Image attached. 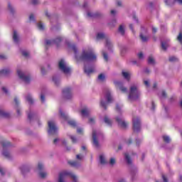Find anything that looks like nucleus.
<instances>
[{"label":"nucleus","instance_id":"1","mask_svg":"<svg viewBox=\"0 0 182 182\" xmlns=\"http://www.w3.org/2000/svg\"><path fill=\"white\" fill-rule=\"evenodd\" d=\"M70 49H72L75 53V59H77V60H82V62H85L84 72H85L86 74L90 75L95 72L94 68H89L86 65V63H90V62H96V60H97V55L95 53L93 49L90 48H83L80 55L77 53V48L76 46H70Z\"/></svg>","mask_w":182,"mask_h":182},{"label":"nucleus","instance_id":"2","mask_svg":"<svg viewBox=\"0 0 182 182\" xmlns=\"http://www.w3.org/2000/svg\"><path fill=\"white\" fill-rule=\"evenodd\" d=\"M141 95L140 90H139V85L137 84L131 85L128 100H129V102H134V100H137V99L140 97Z\"/></svg>","mask_w":182,"mask_h":182},{"label":"nucleus","instance_id":"3","mask_svg":"<svg viewBox=\"0 0 182 182\" xmlns=\"http://www.w3.org/2000/svg\"><path fill=\"white\" fill-rule=\"evenodd\" d=\"M122 105H116V110L119 114L117 117H115V120L117 123L118 124V126H120L122 129H126L127 126H129V124L126 120H124V118L122 115Z\"/></svg>","mask_w":182,"mask_h":182},{"label":"nucleus","instance_id":"4","mask_svg":"<svg viewBox=\"0 0 182 182\" xmlns=\"http://www.w3.org/2000/svg\"><path fill=\"white\" fill-rule=\"evenodd\" d=\"M113 102V97H112V95L110 94V91H107L105 94L104 98L101 100L100 106L104 109L107 107V105L109 103H112Z\"/></svg>","mask_w":182,"mask_h":182},{"label":"nucleus","instance_id":"5","mask_svg":"<svg viewBox=\"0 0 182 182\" xmlns=\"http://www.w3.org/2000/svg\"><path fill=\"white\" fill-rule=\"evenodd\" d=\"M58 68L61 72H63L65 75H69L72 72V69H70V67L68 65V63L65 61V60L61 59L58 62Z\"/></svg>","mask_w":182,"mask_h":182},{"label":"nucleus","instance_id":"6","mask_svg":"<svg viewBox=\"0 0 182 182\" xmlns=\"http://www.w3.org/2000/svg\"><path fill=\"white\" fill-rule=\"evenodd\" d=\"M102 137H103V134H102L100 131H96V130L92 131V141L95 147L99 148L100 146V144H99L98 140H100V139H102Z\"/></svg>","mask_w":182,"mask_h":182},{"label":"nucleus","instance_id":"7","mask_svg":"<svg viewBox=\"0 0 182 182\" xmlns=\"http://www.w3.org/2000/svg\"><path fill=\"white\" fill-rule=\"evenodd\" d=\"M44 170L45 165H43V163L39 162L37 166V171L41 178H46V177H48V172Z\"/></svg>","mask_w":182,"mask_h":182},{"label":"nucleus","instance_id":"8","mask_svg":"<svg viewBox=\"0 0 182 182\" xmlns=\"http://www.w3.org/2000/svg\"><path fill=\"white\" fill-rule=\"evenodd\" d=\"M100 39H105V46L106 48H108V49H110L112 48V41L109 39L105 33H98L97 34V41H100Z\"/></svg>","mask_w":182,"mask_h":182},{"label":"nucleus","instance_id":"9","mask_svg":"<svg viewBox=\"0 0 182 182\" xmlns=\"http://www.w3.org/2000/svg\"><path fill=\"white\" fill-rule=\"evenodd\" d=\"M48 134H56V132H58V127H56V124L55 123V121H48Z\"/></svg>","mask_w":182,"mask_h":182},{"label":"nucleus","instance_id":"10","mask_svg":"<svg viewBox=\"0 0 182 182\" xmlns=\"http://www.w3.org/2000/svg\"><path fill=\"white\" fill-rule=\"evenodd\" d=\"M63 97L65 100H70L73 97V93L72 92V88L65 87L63 90Z\"/></svg>","mask_w":182,"mask_h":182},{"label":"nucleus","instance_id":"11","mask_svg":"<svg viewBox=\"0 0 182 182\" xmlns=\"http://www.w3.org/2000/svg\"><path fill=\"white\" fill-rule=\"evenodd\" d=\"M17 75L18 77L26 83H29L31 82V75H27L26 73L22 72L21 70H17Z\"/></svg>","mask_w":182,"mask_h":182},{"label":"nucleus","instance_id":"12","mask_svg":"<svg viewBox=\"0 0 182 182\" xmlns=\"http://www.w3.org/2000/svg\"><path fill=\"white\" fill-rule=\"evenodd\" d=\"M132 122H133L134 132H140V129H141L140 118L134 117L132 119Z\"/></svg>","mask_w":182,"mask_h":182},{"label":"nucleus","instance_id":"13","mask_svg":"<svg viewBox=\"0 0 182 182\" xmlns=\"http://www.w3.org/2000/svg\"><path fill=\"white\" fill-rule=\"evenodd\" d=\"M114 85L116 86V87L119 89V90H121L122 93H127V88L123 86V84L119 80H114Z\"/></svg>","mask_w":182,"mask_h":182},{"label":"nucleus","instance_id":"14","mask_svg":"<svg viewBox=\"0 0 182 182\" xmlns=\"http://www.w3.org/2000/svg\"><path fill=\"white\" fill-rule=\"evenodd\" d=\"M146 33H147V30L142 28L141 33L140 34V38L142 42H147V41H149V37L147 36Z\"/></svg>","mask_w":182,"mask_h":182},{"label":"nucleus","instance_id":"15","mask_svg":"<svg viewBox=\"0 0 182 182\" xmlns=\"http://www.w3.org/2000/svg\"><path fill=\"white\" fill-rule=\"evenodd\" d=\"M80 114H81L82 117H89V115L90 114V109L89 108H87V107H85L80 111Z\"/></svg>","mask_w":182,"mask_h":182},{"label":"nucleus","instance_id":"16","mask_svg":"<svg viewBox=\"0 0 182 182\" xmlns=\"http://www.w3.org/2000/svg\"><path fill=\"white\" fill-rule=\"evenodd\" d=\"M62 41V38L61 37H58L55 40L52 41V40H47L46 41V45H52L53 43H55L56 45H58V43H60V41Z\"/></svg>","mask_w":182,"mask_h":182},{"label":"nucleus","instance_id":"17","mask_svg":"<svg viewBox=\"0 0 182 182\" xmlns=\"http://www.w3.org/2000/svg\"><path fill=\"white\" fill-rule=\"evenodd\" d=\"M99 161L100 164H107V160L106 159V155H105V154H100Z\"/></svg>","mask_w":182,"mask_h":182},{"label":"nucleus","instance_id":"18","mask_svg":"<svg viewBox=\"0 0 182 182\" xmlns=\"http://www.w3.org/2000/svg\"><path fill=\"white\" fill-rule=\"evenodd\" d=\"M122 76L126 80H130V76H132V73L129 71L123 70Z\"/></svg>","mask_w":182,"mask_h":182},{"label":"nucleus","instance_id":"19","mask_svg":"<svg viewBox=\"0 0 182 182\" xmlns=\"http://www.w3.org/2000/svg\"><path fill=\"white\" fill-rule=\"evenodd\" d=\"M59 114L63 120H68L69 117L68 116V114H65V112L62 111V109L59 110Z\"/></svg>","mask_w":182,"mask_h":182},{"label":"nucleus","instance_id":"20","mask_svg":"<svg viewBox=\"0 0 182 182\" xmlns=\"http://www.w3.org/2000/svg\"><path fill=\"white\" fill-rule=\"evenodd\" d=\"M11 73V69L9 68H4L0 71V74L2 75V76H8Z\"/></svg>","mask_w":182,"mask_h":182},{"label":"nucleus","instance_id":"21","mask_svg":"<svg viewBox=\"0 0 182 182\" xmlns=\"http://www.w3.org/2000/svg\"><path fill=\"white\" fill-rule=\"evenodd\" d=\"M13 39L16 43H18V42H19V35L18 34L17 31H14Z\"/></svg>","mask_w":182,"mask_h":182},{"label":"nucleus","instance_id":"22","mask_svg":"<svg viewBox=\"0 0 182 182\" xmlns=\"http://www.w3.org/2000/svg\"><path fill=\"white\" fill-rule=\"evenodd\" d=\"M68 163L73 167H79V166H80V162L77 161H70Z\"/></svg>","mask_w":182,"mask_h":182},{"label":"nucleus","instance_id":"23","mask_svg":"<svg viewBox=\"0 0 182 182\" xmlns=\"http://www.w3.org/2000/svg\"><path fill=\"white\" fill-rule=\"evenodd\" d=\"M109 164V165L111 167H113V166H114V164H116V158L115 157H111L109 159V162H107Z\"/></svg>","mask_w":182,"mask_h":182},{"label":"nucleus","instance_id":"24","mask_svg":"<svg viewBox=\"0 0 182 182\" xmlns=\"http://www.w3.org/2000/svg\"><path fill=\"white\" fill-rule=\"evenodd\" d=\"M0 117H9V114L0 108Z\"/></svg>","mask_w":182,"mask_h":182},{"label":"nucleus","instance_id":"25","mask_svg":"<svg viewBox=\"0 0 182 182\" xmlns=\"http://www.w3.org/2000/svg\"><path fill=\"white\" fill-rule=\"evenodd\" d=\"M148 63L149 65H154L156 63V60L154 59V57L152 55H150L148 58Z\"/></svg>","mask_w":182,"mask_h":182},{"label":"nucleus","instance_id":"26","mask_svg":"<svg viewBox=\"0 0 182 182\" xmlns=\"http://www.w3.org/2000/svg\"><path fill=\"white\" fill-rule=\"evenodd\" d=\"M26 99L30 105H32V103H33V98H32V95L31 94H28L26 97Z\"/></svg>","mask_w":182,"mask_h":182},{"label":"nucleus","instance_id":"27","mask_svg":"<svg viewBox=\"0 0 182 182\" xmlns=\"http://www.w3.org/2000/svg\"><path fill=\"white\" fill-rule=\"evenodd\" d=\"M68 124L71 126V127H76V126H77V124L76 123V122L73 119H70L68 121Z\"/></svg>","mask_w":182,"mask_h":182},{"label":"nucleus","instance_id":"28","mask_svg":"<svg viewBox=\"0 0 182 182\" xmlns=\"http://www.w3.org/2000/svg\"><path fill=\"white\" fill-rule=\"evenodd\" d=\"M104 122L106 123V124H107V126H112V119H109L107 117H105Z\"/></svg>","mask_w":182,"mask_h":182},{"label":"nucleus","instance_id":"29","mask_svg":"<svg viewBox=\"0 0 182 182\" xmlns=\"http://www.w3.org/2000/svg\"><path fill=\"white\" fill-rule=\"evenodd\" d=\"M36 116V114H35L33 111H30L28 114V117L29 120H32Z\"/></svg>","mask_w":182,"mask_h":182},{"label":"nucleus","instance_id":"30","mask_svg":"<svg viewBox=\"0 0 182 182\" xmlns=\"http://www.w3.org/2000/svg\"><path fill=\"white\" fill-rule=\"evenodd\" d=\"M63 143V144H66V140L65 139H59L58 138H56L54 139L53 143L54 144H58V142Z\"/></svg>","mask_w":182,"mask_h":182},{"label":"nucleus","instance_id":"31","mask_svg":"<svg viewBox=\"0 0 182 182\" xmlns=\"http://www.w3.org/2000/svg\"><path fill=\"white\" fill-rule=\"evenodd\" d=\"M124 156L127 164H132V159H130V156H129V154H125Z\"/></svg>","mask_w":182,"mask_h":182},{"label":"nucleus","instance_id":"32","mask_svg":"<svg viewBox=\"0 0 182 182\" xmlns=\"http://www.w3.org/2000/svg\"><path fill=\"white\" fill-rule=\"evenodd\" d=\"M37 27L38 28L39 31H43V29H45V26L42 22H39L37 24Z\"/></svg>","mask_w":182,"mask_h":182},{"label":"nucleus","instance_id":"33","mask_svg":"<svg viewBox=\"0 0 182 182\" xmlns=\"http://www.w3.org/2000/svg\"><path fill=\"white\" fill-rule=\"evenodd\" d=\"M3 155L4 157H6V159H11V153L8 151H3Z\"/></svg>","mask_w":182,"mask_h":182},{"label":"nucleus","instance_id":"34","mask_svg":"<svg viewBox=\"0 0 182 182\" xmlns=\"http://www.w3.org/2000/svg\"><path fill=\"white\" fill-rule=\"evenodd\" d=\"M161 48L164 50H167V48H168V43L161 42Z\"/></svg>","mask_w":182,"mask_h":182},{"label":"nucleus","instance_id":"35","mask_svg":"<svg viewBox=\"0 0 182 182\" xmlns=\"http://www.w3.org/2000/svg\"><path fill=\"white\" fill-rule=\"evenodd\" d=\"M163 139H164V141H165V143H170V141L171 140V139H170V136H168L167 135H164Z\"/></svg>","mask_w":182,"mask_h":182},{"label":"nucleus","instance_id":"36","mask_svg":"<svg viewBox=\"0 0 182 182\" xmlns=\"http://www.w3.org/2000/svg\"><path fill=\"white\" fill-rule=\"evenodd\" d=\"M119 32L121 33V35H124V26L121 25L119 28Z\"/></svg>","mask_w":182,"mask_h":182},{"label":"nucleus","instance_id":"37","mask_svg":"<svg viewBox=\"0 0 182 182\" xmlns=\"http://www.w3.org/2000/svg\"><path fill=\"white\" fill-rule=\"evenodd\" d=\"M105 79H106V76L105 75V74H100V75H98V80H100V82H103Z\"/></svg>","mask_w":182,"mask_h":182},{"label":"nucleus","instance_id":"38","mask_svg":"<svg viewBox=\"0 0 182 182\" xmlns=\"http://www.w3.org/2000/svg\"><path fill=\"white\" fill-rule=\"evenodd\" d=\"M53 81L54 82V83H55V85H58V83H60V80L59 79V77H56V76H54V77H53Z\"/></svg>","mask_w":182,"mask_h":182},{"label":"nucleus","instance_id":"39","mask_svg":"<svg viewBox=\"0 0 182 182\" xmlns=\"http://www.w3.org/2000/svg\"><path fill=\"white\" fill-rule=\"evenodd\" d=\"M69 137L72 140L73 143H77V139H76V136L70 135Z\"/></svg>","mask_w":182,"mask_h":182},{"label":"nucleus","instance_id":"40","mask_svg":"<svg viewBox=\"0 0 182 182\" xmlns=\"http://www.w3.org/2000/svg\"><path fill=\"white\" fill-rule=\"evenodd\" d=\"M137 56H138V58H139L140 60H143V59H144V54H143V53H141V52H140L139 53H138Z\"/></svg>","mask_w":182,"mask_h":182},{"label":"nucleus","instance_id":"41","mask_svg":"<svg viewBox=\"0 0 182 182\" xmlns=\"http://www.w3.org/2000/svg\"><path fill=\"white\" fill-rule=\"evenodd\" d=\"M165 4L166 5L171 6V5H173V4H174V1H173L171 0H165Z\"/></svg>","mask_w":182,"mask_h":182},{"label":"nucleus","instance_id":"42","mask_svg":"<svg viewBox=\"0 0 182 182\" xmlns=\"http://www.w3.org/2000/svg\"><path fill=\"white\" fill-rule=\"evenodd\" d=\"M84 157H85V156H84L83 155H82V154H77V155L76 156L77 160H80V161L83 160Z\"/></svg>","mask_w":182,"mask_h":182},{"label":"nucleus","instance_id":"43","mask_svg":"<svg viewBox=\"0 0 182 182\" xmlns=\"http://www.w3.org/2000/svg\"><path fill=\"white\" fill-rule=\"evenodd\" d=\"M22 55H23V56H25V58H28V56H29V52H28L26 50H23Z\"/></svg>","mask_w":182,"mask_h":182},{"label":"nucleus","instance_id":"44","mask_svg":"<svg viewBox=\"0 0 182 182\" xmlns=\"http://www.w3.org/2000/svg\"><path fill=\"white\" fill-rule=\"evenodd\" d=\"M0 174H1V176L5 174V168H4V167L1 166H0Z\"/></svg>","mask_w":182,"mask_h":182},{"label":"nucleus","instance_id":"45","mask_svg":"<svg viewBox=\"0 0 182 182\" xmlns=\"http://www.w3.org/2000/svg\"><path fill=\"white\" fill-rule=\"evenodd\" d=\"M102 55H103V58H104L106 62H107V60H109V57L107 56V54L106 53L103 52Z\"/></svg>","mask_w":182,"mask_h":182},{"label":"nucleus","instance_id":"46","mask_svg":"<svg viewBox=\"0 0 182 182\" xmlns=\"http://www.w3.org/2000/svg\"><path fill=\"white\" fill-rule=\"evenodd\" d=\"M88 120H89L90 124H93V123H95V118L93 117H89Z\"/></svg>","mask_w":182,"mask_h":182},{"label":"nucleus","instance_id":"47","mask_svg":"<svg viewBox=\"0 0 182 182\" xmlns=\"http://www.w3.org/2000/svg\"><path fill=\"white\" fill-rule=\"evenodd\" d=\"M166 96H167V94H166V92L162 91L161 93V99L166 98Z\"/></svg>","mask_w":182,"mask_h":182},{"label":"nucleus","instance_id":"48","mask_svg":"<svg viewBox=\"0 0 182 182\" xmlns=\"http://www.w3.org/2000/svg\"><path fill=\"white\" fill-rule=\"evenodd\" d=\"M33 21H35V16H33V14H31L29 16V21L33 22Z\"/></svg>","mask_w":182,"mask_h":182},{"label":"nucleus","instance_id":"49","mask_svg":"<svg viewBox=\"0 0 182 182\" xmlns=\"http://www.w3.org/2000/svg\"><path fill=\"white\" fill-rule=\"evenodd\" d=\"M126 50H127L126 47H121L120 52H121L122 55H124V52H126Z\"/></svg>","mask_w":182,"mask_h":182},{"label":"nucleus","instance_id":"50","mask_svg":"<svg viewBox=\"0 0 182 182\" xmlns=\"http://www.w3.org/2000/svg\"><path fill=\"white\" fill-rule=\"evenodd\" d=\"M8 8H9L10 12H14V7L12 6V5L10 3H9V4H8Z\"/></svg>","mask_w":182,"mask_h":182},{"label":"nucleus","instance_id":"51","mask_svg":"<svg viewBox=\"0 0 182 182\" xmlns=\"http://www.w3.org/2000/svg\"><path fill=\"white\" fill-rule=\"evenodd\" d=\"M176 60H177V58L172 56L169 58V61L170 62H176Z\"/></svg>","mask_w":182,"mask_h":182},{"label":"nucleus","instance_id":"52","mask_svg":"<svg viewBox=\"0 0 182 182\" xmlns=\"http://www.w3.org/2000/svg\"><path fill=\"white\" fill-rule=\"evenodd\" d=\"M41 100L42 103H45V95L43 94H41L40 96Z\"/></svg>","mask_w":182,"mask_h":182},{"label":"nucleus","instance_id":"53","mask_svg":"<svg viewBox=\"0 0 182 182\" xmlns=\"http://www.w3.org/2000/svg\"><path fill=\"white\" fill-rule=\"evenodd\" d=\"M144 83L145 86H146V87H149V86H150V82L148 80H145L144 81Z\"/></svg>","mask_w":182,"mask_h":182},{"label":"nucleus","instance_id":"54","mask_svg":"<svg viewBox=\"0 0 182 182\" xmlns=\"http://www.w3.org/2000/svg\"><path fill=\"white\" fill-rule=\"evenodd\" d=\"M77 133H78V134H82L83 133V129L77 128Z\"/></svg>","mask_w":182,"mask_h":182},{"label":"nucleus","instance_id":"55","mask_svg":"<svg viewBox=\"0 0 182 182\" xmlns=\"http://www.w3.org/2000/svg\"><path fill=\"white\" fill-rule=\"evenodd\" d=\"M31 4L33 5H38V4H39V0H32Z\"/></svg>","mask_w":182,"mask_h":182},{"label":"nucleus","instance_id":"56","mask_svg":"<svg viewBox=\"0 0 182 182\" xmlns=\"http://www.w3.org/2000/svg\"><path fill=\"white\" fill-rule=\"evenodd\" d=\"M72 178L74 182H77V176H76L75 175H72Z\"/></svg>","mask_w":182,"mask_h":182},{"label":"nucleus","instance_id":"57","mask_svg":"<svg viewBox=\"0 0 182 182\" xmlns=\"http://www.w3.org/2000/svg\"><path fill=\"white\" fill-rule=\"evenodd\" d=\"M2 90L6 95H8V89L6 87H3Z\"/></svg>","mask_w":182,"mask_h":182},{"label":"nucleus","instance_id":"58","mask_svg":"<svg viewBox=\"0 0 182 182\" xmlns=\"http://www.w3.org/2000/svg\"><path fill=\"white\" fill-rule=\"evenodd\" d=\"M162 178H163L164 182H168V181H167V178H166V176L162 175ZM156 182H159V181H156Z\"/></svg>","mask_w":182,"mask_h":182},{"label":"nucleus","instance_id":"59","mask_svg":"<svg viewBox=\"0 0 182 182\" xmlns=\"http://www.w3.org/2000/svg\"><path fill=\"white\" fill-rule=\"evenodd\" d=\"M41 73H42L43 75H45V68L41 67Z\"/></svg>","mask_w":182,"mask_h":182},{"label":"nucleus","instance_id":"60","mask_svg":"<svg viewBox=\"0 0 182 182\" xmlns=\"http://www.w3.org/2000/svg\"><path fill=\"white\" fill-rule=\"evenodd\" d=\"M152 32H154V33H156V32H157V28L153 27L152 28Z\"/></svg>","mask_w":182,"mask_h":182},{"label":"nucleus","instance_id":"61","mask_svg":"<svg viewBox=\"0 0 182 182\" xmlns=\"http://www.w3.org/2000/svg\"><path fill=\"white\" fill-rule=\"evenodd\" d=\"M111 14L112 15H116V10H112L111 11Z\"/></svg>","mask_w":182,"mask_h":182},{"label":"nucleus","instance_id":"62","mask_svg":"<svg viewBox=\"0 0 182 182\" xmlns=\"http://www.w3.org/2000/svg\"><path fill=\"white\" fill-rule=\"evenodd\" d=\"M14 102H15L16 105H18V103H19V101H18V98H15Z\"/></svg>","mask_w":182,"mask_h":182},{"label":"nucleus","instance_id":"63","mask_svg":"<svg viewBox=\"0 0 182 182\" xmlns=\"http://www.w3.org/2000/svg\"><path fill=\"white\" fill-rule=\"evenodd\" d=\"M127 143L128 144H132V139H128L127 141Z\"/></svg>","mask_w":182,"mask_h":182},{"label":"nucleus","instance_id":"64","mask_svg":"<svg viewBox=\"0 0 182 182\" xmlns=\"http://www.w3.org/2000/svg\"><path fill=\"white\" fill-rule=\"evenodd\" d=\"M119 182H126V181L124 179H120Z\"/></svg>","mask_w":182,"mask_h":182}]
</instances>
